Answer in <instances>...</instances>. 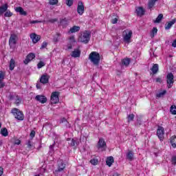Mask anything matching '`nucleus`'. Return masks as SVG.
<instances>
[{
    "label": "nucleus",
    "mask_w": 176,
    "mask_h": 176,
    "mask_svg": "<svg viewBox=\"0 0 176 176\" xmlns=\"http://www.w3.org/2000/svg\"><path fill=\"white\" fill-rule=\"evenodd\" d=\"M90 36L91 34L89 31H84L80 33L78 37V42H82V43H89L90 41Z\"/></svg>",
    "instance_id": "1"
},
{
    "label": "nucleus",
    "mask_w": 176,
    "mask_h": 176,
    "mask_svg": "<svg viewBox=\"0 0 176 176\" xmlns=\"http://www.w3.org/2000/svg\"><path fill=\"white\" fill-rule=\"evenodd\" d=\"M89 59L94 65H98V64H100V60H101V58L100 57V54H98V52H92L89 56Z\"/></svg>",
    "instance_id": "2"
},
{
    "label": "nucleus",
    "mask_w": 176,
    "mask_h": 176,
    "mask_svg": "<svg viewBox=\"0 0 176 176\" xmlns=\"http://www.w3.org/2000/svg\"><path fill=\"white\" fill-rule=\"evenodd\" d=\"M122 36L124 39V42L126 43H130L131 42V36H133V31L126 29L122 32Z\"/></svg>",
    "instance_id": "3"
},
{
    "label": "nucleus",
    "mask_w": 176,
    "mask_h": 176,
    "mask_svg": "<svg viewBox=\"0 0 176 176\" xmlns=\"http://www.w3.org/2000/svg\"><path fill=\"white\" fill-rule=\"evenodd\" d=\"M18 37L17 34H12L10 36L9 46L10 49L14 50L16 49V45H17Z\"/></svg>",
    "instance_id": "4"
},
{
    "label": "nucleus",
    "mask_w": 176,
    "mask_h": 176,
    "mask_svg": "<svg viewBox=\"0 0 176 176\" xmlns=\"http://www.w3.org/2000/svg\"><path fill=\"white\" fill-rule=\"evenodd\" d=\"M12 113L17 120H24V113L19 109L16 108L12 109Z\"/></svg>",
    "instance_id": "5"
},
{
    "label": "nucleus",
    "mask_w": 176,
    "mask_h": 176,
    "mask_svg": "<svg viewBox=\"0 0 176 176\" xmlns=\"http://www.w3.org/2000/svg\"><path fill=\"white\" fill-rule=\"evenodd\" d=\"M166 82L168 89L173 87V85H174V75L173 74V73H169L167 74Z\"/></svg>",
    "instance_id": "6"
},
{
    "label": "nucleus",
    "mask_w": 176,
    "mask_h": 176,
    "mask_svg": "<svg viewBox=\"0 0 176 176\" xmlns=\"http://www.w3.org/2000/svg\"><path fill=\"white\" fill-rule=\"evenodd\" d=\"M60 96V93L55 91L53 92L51 95V104H57L58 101H60V98H58Z\"/></svg>",
    "instance_id": "7"
},
{
    "label": "nucleus",
    "mask_w": 176,
    "mask_h": 176,
    "mask_svg": "<svg viewBox=\"0 0 176 176\" xmlns=\"http://www.w3.org/2000/svg\"><path fill=\"white\" fill-rule=\"evenodd\" d=\"M157 135L161 141H163L164 138V128L163 126H158L157 129Z\"/></svg>",
    "instance_id": "8"
},
{
    "label": "nucleus",
    "mask_w": 176,
    "mask_h": 176,
    "mask_svg": "<svg viewBox=\"0 0 176 176\" xmlns=\"http://www.w3.org/2000/svg\"><path fill=\"white\" fill-rule=\"evenodd\" d=\"M98 148L100 151H105L107 149V143L102 138H100L98 142Z\"/></svg>",
    "instance_id": "9"
},
{
    "label": "nucleus",
    "mask_w": 176,
    "mask_h": 176,
    "mask_svg": "<svg viewBox=\"0 0 176 176\" xmlns=\"http://www.w3.org/2000/svg\"><path fill=\"white\" fill-rule=\"evenodd\" d=\"M75 43H76V40H75V36H71L69 38V41L67 45L68 50H71V49H72V47L75 46Z\"/></svg>",
    "instance_id": "10"
},
{
    "label": "nucleus",
    "mask_w": 176,
    "mask_h": 176,
    "mask_svg": "<svg viewBox=\"0 0 176 176\" xmlns=\"http://www.w3.org/2000/svg\"><path fill=\"white\" fill-rule=\"evenodd\" d=\"M34 58H35V54L32 52L29 53L27 55L26 58L23 60V63L25 65H27V64H29V63H31V61H32Z\"/></svg>",
    "instance_id": "11"
},
{
    "label": "nucleus",
    "mask_w": 176,
    "mask_h": 176,
    "mask_svg": "<svg viewBox=\"0 0 176 176\" xmlns=\"http://www.w3.org/2000/svg\"><path fill=\"white\" fill-rule=\"evenodd\" d=\"M77 13L82 16L83 13H85V6H83V3L82 1H79L77 6Z\"/></svg>",
    "instance_id": "12"
},
{
    "label": "nucleus",
    "mask_w": 176,
    "mask_h": 176,
    "mask_svg": "<svg viewBox=\"0 0 176 176\" xmlns=\"http://www.w3.org/2000/svg\"><path fill=\"white\" fill-rule=\"evenodd\" d=\"M35 100L36 101H38V102H41V104H45L47 102V98H46V96H42V95H37L35 97Z\"/></svg>",
    "instance_id": "13"
},
{
    "label": "nucleus",
    "mask_w": 176,
    "mask_h": 176,
    "mask_svg": "<svg viewBox=\"0 0 176 176\" xmlns=\"http://www.w3.org/2000/svg\"><path fill=\"white\" fill-rule=\"evenodd\" d=\"M30 38L32 39L33 43H38L41 41V36L37 35L35 33H32L30 34Z\"/></svg>",
    "instance_id": "14"
},
{
    "label": "nucleus",
    "mask_w": 176,
    "mask_h": 176,
    "mask_svg": "<svg viewBox=\"0 0 176 176\" xmlns=\"http://www.w3.org/2000/svg\"><path fill=\"white\" fill-rule=\"evenodd\" d=\"M49 75L43 74L40 78L41 83H43V85L49 82Z\"/></svg>",
    "instance_id": "15"
},
{
    "label": "nucleus",
    "mask_w": 176,
    "mask_h": 176,
    "mask_svg": "<svg viewBox=\"0 0 176 176\" xmlns=\"http://www.w3.org/2000/svg\"><path fill=\"white\" fill-rule=\"evenodd\" d=\"M58 170L57 171H63L65 168V164L63 162V160H58Z\"/></svg>",
    "instance_id": "16"
},
{
    "label": "nucleus",
    "mask_w": 176,
    "mask_h": 176,
    "mask_svg": "<svg viewBox=\"0 0 176 176\" xmlns=\"http://www.w3.org/2000/svg\"><path fill=\"white\" fill-rule=\"evenodd\" d=\"M136 14L141 17L145 14V10L142 7H138L136 8Z\"/></svg>",
    "instance_id": "17"
},
{
    "label": "nucleus",
    "mask_w": 176,
    "mask_h": 176,
    "mask_svg": "<svg viewBox=\"0 0 176 176\" xmlns=\"http://www.w3.org/2000/svg\"><path fill=\"white\" fill-rule=\"evenodd\" d=\"M176 22V19H174L172 21L168 22L165 24V30H170L174 25V23Z\"/></svg>",
    "instance_id": "18"
},
{
    "label": "nucleus",
    "mask_w": 176,
    "mask_h": 176,
    "mask_svg": "<svg viewBox=\"0 0 176 176\" xmlns=\"http://www.w3.org/2000/svg\"><path fill=\"white\" fill-rule=\"evenodd\" d=\"M15 11L17 13H19V14H21L22 16H27V12L24 11L23 8L21 7H17L16 8H15Z\"/></svg>",
    "instance_id": "19"
},
{
    "label": "nucleus",
    "mask_w": 176,
    "mask_h": 176,
    "mask_svg": "<svg viewBox=\"0 0 176 176\" xmlns=\"http://www.w3.org/2000/svg\"><path fill=\"white\" fill-rule=\"evenodd\" d=\"M72 57L76 58L80 57V51L79 50H74L71 54Z\"/></svg>",
    "instance_id": "20"
},
{
    "label": "nucleus",
    "mask_w": 176,
    "mask_h": 176,
    "mask_svg": "<svg viewBox=\"0 0 176 176\" xmlns=\"http://www.w3.org/2000/svg\"><path fill=\"white\" fill-rule=\"evenodd\" d=\"M126 159L129 160V162L133 161L134 159V153H133L131 151H128L126 153Z\"/></svg>",
    "instance_id": "21"
},
{
    "label": "nucleus",
    "mask_w": 176,
    "mask_h": 176,
    "mask_svg": "<svg viewBox=\"0 0 176 176\" xmlns=\"http://www.w3.org/2000/svg\"><path fill=\"white\" fill-rule=\"evenodd\" d=\"M71 146H78L79 145V140L78 139H72L71 142L69 143Z\"/></svg>",
    "instance_id": "22"
},
{
    "label": "nucleus",
    "mask_w": 176,
    "mask_h": 176,
    "mask_svg": "<svg viewBox=\"0 0 176 176\" xmlns=\"http://www.w3.org/2000/svg\"><path fill=\"white\" fill-rule=\"evenodd\" d=\"M80 30V27L75 25L70 28L69 32H71V34H74L75 32H78V31Z\"/></svg>",
    "instance_id": "23"
},
{
    "label": "nucleus",
    "mask_w": 176,
    "mask_h": 176,
    "mask_svg": "<svg viewBox=\"0 0 176 176\" xmlns=\"http://www.w3.org/2000/svg\"><path fill=\"white\" fill-rule=\"evenodd\" d=\"M113 157H109L106 160V164L109 166V167H111V166H112L113 164Z\"/></svg>",
    "instance_id": "24"
},
{
    "label": "nucleus",
    "mask_w": 176,
    "mask_h": 176,
    "mask_svg": "<svg viewBox=\"0 0 176 176\" xmlns=\"http://www.w3.org/2000/svg\"><path fill=\"white\" fill-rule=\"evenodd\" d=\"M14 67H16V61H14V59L12 58L10 60V70L13 71L14 69Z\"/></svg>",
    "instance_id": "25"
},
{
    "label": "nucleus",
    "mask_w": 176,
    "mask_h": 176,
    "mask_svg": "<svg viewBox=\"0 0 176 176\" xmlns=\"http://www.w3.org/2000/svg\"><path fill=\"white\" fill-rule=\"evenodd\" d=\"M0 133L3 137H8L9 135V132H8V129L6 128L1 129Z\"/></svg>",
    "instance_id": "26"
},
{
    "label": "nucleus",
    "mask_w": 176,
    "mask_h": 176,
    "mask_svg": "<svg viewBox=\"0 0 176 176\" xmlns=\"http://www.w3.org/2000/svg\"><path fill=\"white\" fill-rule=\"evenodd\" d=\"M6 10H8V4H4L0 7V14H3Z\"/></svg>",
    "instance_id": "27"
},
{
    "label": "nucleus",
    "mask_w": 176,
    "mask_h": 176,
    "mask_svg": "<svg viewBox=\"0 0 176 176\" xmlns=\"http://www.w3.org/2000/svg\"><path fill=\"white\" fill-rule=\"evenodd\" d=\"M170 144L173 148H176V136H172L170 138Z\"/></svg>",
    "instance_id": "28"
},
{
    "label": "nucleus",
    "mask_w": 176,
    "mask_h": 176,
    "mask_svg": "<svg viewBox=\"0 0 176 176\" xmlns=\"http://www.w3.org/2000/svg\"><path fill=\"white\" fill-rule=\"evenodd\" d=\"M151 71L153 74H157V71H159V65L154 64L153 67L151 68Z\"/></svg>",
    "instance_id": "29"
},
{
    "label": "nucleus",
    "mask_w": 176,
    "mask_h": 176,
    "mask_svg": "<svg viewBox=\"0 0 176 176\" xmlns=\"http://www.w3.org/2000/svg\"><path fill=\"white\" fill-rule=\"evenodd\" d=\"M157 2V0H150L148 1V9H152L155 6V3Z\"/></svg>",
    "instance_id": "30"
},
{
    "label": "nucleus",
    "mask_w": 176,
    "mask_h": 176,
    "mask_svg": "<svg viewBox=\"0 0 176 176\" xmlns=\"http://www.w3.org/2000/svg\"><path fill=\"white\" fill-rule=\"evenodd\" d=\"M122 65H125V67H128L130 65V58H125L122 60Z\"/></svg>",
    "instance_id": "31"
},
{
    "label": "nucleus",
    "mask_w": 176,
    "mask_h": 176,
    "mask_svg": "<svg viewBox=\"0 0 176 176\" xmlns=\"http://www.w3.org/2000/svg\"><path fill=\"white\" fill-rule=\"evenodd\" d=\"M163 19V14H160L158 15V16L156 18V19L154 21V23H159L162 21V19Z\"/></svg>",
    "instance_id": "32"
},
{
    "label": "nucleus",
    "mask_w": 176,
    "mask_h": 176,
    "mask_svg": "<svg viewBox=\"0 0 176 176\" xmlns=\"http://www.w3.org/2000/svg\"><path fill=\"white\" fill-rule=\"evenodd\" d=\"M170 112L172 113V115H176V106L175 104H173L170 107Z\"/></svg>",
    "instance_id": "33"
},
{
    "label": "nucleus",
    "mask_w": 176,
    "mask_h": 176,
    "mask_svg": "<svg viewBox=\"0 0 176 176\" xmlns=\"http://www.w3.org/2000/svg\"><path fill=\"white\" fill-rule=\"evenodd\" d=\"M157 34V28H153L151 32V36L153 38Z\"/></svg>",
    "instance_id": "34"
},
{
    "label": "nucleus",
    "mask_w": 176,
    "mask_h": 176,
    "mask_svg": "<svg viewBox=\"0 0 176 176\" xmlns=\"http://www.w3.org/2000/svg\"><path fill=\"white\" fill-rule=\"evenodd\" d=\"M60 25H68V19H63L60 22Z\"/></svg>",
    "instance_id": "35"
},
{
    "label": "nucleus",
    "mask_w": 176,
    "mask_h": 176,
    "mask_svg": "<svg viewBox=\"0 0 176 176\" xmlns=\"http://www.w3.org/2000/svg\"><path fill=\"white\" fill-rule=\"evenodd\" d=\"M45 65H46V64L45 63V62L43 61H40L38 65H37V68L38 69H41V68H42L43 67H45Z\"/></svg>",
    "instance_id": "36"
},
{
    "label": "nucleus",
    "mask_w": 176,
    "mask_h": 176,
    "mask_svg": "<svg viewBox=\"0 0 176 176\" xmlns=\"http://www.w3.org/2000/svg\"><path fill=\"white\" fill-rule=\"evenodd\" d=\"M166 93H167V91L166 90H164L162 92H160L159 94H157L156 97H157L158 98H160V97H163V96H164Z\"/></svg>",
    "instance_id": "37"
},
{
    "label": "nucleus",
    "mask_w": 176,
    "mask_h": 176,
    "mask_svg": "<svg viewBox=\"0 0 176 176\" xmlns=\"http://www.w3.org/2000/svg\"><path fill=\"white\" fill-rule=\"evenodd\" d=\"M26 144L28 145V148L29 149H32L33 144L32 142H31V140H28Z\"/></svg>",
    "instance_id": "38"
},
{
    "label": "nucleus",
    "mask_w": 176,
    "mask_h": 176,
    "mask_svg": "<svg viewBox=\"0 0 176 176\" xmlns=\"http://www.w3.org/2000/svg\"><path fill=\"white\" fill-rule=\"evenodd\" d=\"M90 163L94 166H97L98 164V160L97 159H92L90 160Z\"/></svg>",
    "instance_id": "39"
},
{
    "label": "nucleus",
    "mask_w": 176,
    "mask_h": 176,
    "mask_svg": "<svg viewBox=\"0 0 176 176\" xmlns=\"http://www.w3.org/2000/svg\"><path fill=\"white\" fill-rule=\"evenodd\" d=\"M128 122H132L134 120V114H129L127 116Z\"/></svg>",
    "instance_id": "40"
},
{
    "label": "nucleus",
    "mask_w": 176,
    "mask_h": 176,
    "mask_svg": "<svg viewBox=\"0 0 176 176\" xmlns=\"http://www.w3.org/2000/svg\"><path fill=\"white\" fill-rule=\"evenodd\" d=\"M4 16L5 17H12V16H13V13H12L10 11H6Z\"/></svg>",
    "instance_id": "41"
},
{
    "label": "nucleus",
    "mask_w": 176,
    "mask_h": 176,
    "mask_svg": "<svg viewBox=\"0 0 176 176\" xmlns=\"http://www.w3.org/2000/svg\"><path fill=\"white\" fill-rule=\"evenodd\" d=\"M66 5L67 6H72L74 5V0H66Z\"/></svg>",
    "instance_id": "42"
},
{
    "label": "nucleus",
    "mask_w": 176,
    "mask_h": 176,
    "mask_svg": "<svg viewBox=\"0 0 176 176\" xmlns=\"http://www.w3.org/2000/svg\"><path fill=\"white\" fill-rule=\"evenodd\" d=\"M50 5H57L58 3V0H50Z\"/></svg>",
    "instance_id": "43"
},
{
    "label": "nucleus",
    "mask_w": 176,
    "mask_h": 176,
    "mask_svg": "<svg viewBox=\"0 0 176 176\" xmlns=\"http://www.w3.org/2000/svg\"><path fill=\"white\" fill-rule=\"evenodd\" d=\"M5 79V72L0 71V80H3Z\"/></svg>",
    "instance_id": "44"
},
{
    "label": "nucleus",
    "mask_w": 176,
    "mask_h": 176,
    "mask_svg": "<svg viewBox=\"0 0 176 176\" xmlns=\"http://www.w3.org/2000/svg\"><path fill=\"white\" fill-rule=\"evenodd\" d=\"M54 152V144L50 146V153H53Z\"/></svg>",
    "instance_id": "45"
},
{
    "label": "nucleus",
    "mask_w": 176,
    "mask_h": 176,
    "mask_svg": "<svg viewBox=\"0 0 176 176\" xmlns=\"http://www.w3.org/2000/svg\"><path fill=\"white\" fill-rule=\"evenodd\" d=\"M21 102V99H20V98H16L15 100V104L16 105H19Z\"/></svg>",
    "instance_id": "46"
},
{
    "label": "nucleus",
    "mask_w": 176,
    "mask_h": 176,
    "mask_svg": "<svg viewBox=\"0 0 176 176\" xmlns=\"http://www.w3.org/2000/svg\"><path fill=\"white\" fill-rule=\"evenodd\" d=\"M34 137H35V131H32L30 132V138H31V140H32L34 138Z\"/></svg>",
    "instance_id": "47"
},
{
    "label": "nucleus",
    "mask_w": 176,
    "mask_h": 176,
    "mask_svg": "<svg viewBox=\"0 0 176 176\" xmlns=\"http://www.w3.org/2000/svg\"><path fill=\"white\" fill-rule=\"evenodd\" d=\"M5 87V82H3V80H0V89Z\"/></svg>",
    "instance_id": "48"
},
{
    "label": "nucleus",
    "mask_w": 176,
    "mask_h": 176,
    "mask_svg": "<svg viewBox=\"0 0 176 176\" xmlns=\"http://www.w3.org/2000/svg\"><path fill=\"white\" fill-rule=\"evenodd\" d=\"M155 82H156V83H162V80L161 78H155Z\"/></svg>",
    "instance_id": "49"
},
{
    "label": "nucleus",
    "mask_w": 176,
    "mask_h": 176,
    "mask_svg": "<svg viewBox=\"0 0 176 176\" xmlns=\"http://www.w3.org/2000/svg\"><path fill=\"white\" fill-rule=\"evenodd\" d=\"M172 164H176V156L172 157Z\"/></svg>",
    "instance_id": "50"
},
{
    "label": "nucleus",
    "mask_w": 176,
    "mask_h": 176,
    "mask_svg": "<svg viewBox=\"0 0 176 176\" xmlns=\"http://www.w3.org/2000/svg\"><path fill=\"white\" fill-rule=\"evenodd\" d=\"M112 24H116L118 23V18H114L111 20Z\"/></svg>",
    "instance_id": "51"
},
{
    "label": "nucleus",
    "mask_w": 176,
    "mask_h": 176,
    "mask_svg": "<svg viewBox=\"0 0 176 176\" xmlns=\"http://www.w3.org/2000/svg\"><path fill=\"white\" fill-rule=\"evenodd\" d=\"M38 23H41V21L36 20V21H30V24H36Z\"/></svg>",
    "instance_id": "52"
},
{
    "label": "nucleus",
    "mask_w": 176,
    "mask_h": 176,
    "mask_svg": "<svg viewBox=\"0 0 176 176\" xmlns=\"http://www.w3.org/2000/svg\"><path fill=\"white\" fill-rule=\"evenodd\" d=\"M46 46H47V43L43 42L41 45V49H45V47H46Z\"/></svg>",
    "instance_id": "53"
},
{
    "label": "nucleus",
    "mask_w": 176,
    "mask_h": 176,
    "mask_svg": "<svg viewBox=\"0 0 176 176\" xmlns=\"http://www.w3.org/2000/svg\"><path fill=\"white\" fill-rule=\"evenodd\" d=\"M21 144V141L20 140H15L14 144L15 145H20Z\"/></svg>",
    "instance_id": "54"
},
{
    "label": "nucleus",
    "mask_w": 176,
    "mask_h": 176,
    "mask_svg": "<svg viewBox=\"0 0 176 176\" xmlns=\"http://www.w3.org/2000/svg\"><path fill=\"white\" fill-rule=\"evenodd\" d=\"M67 122V119L65 118H63L60 119V123H65Z\"/></svg>",
    "instance_id": "55"
},
{
    "label": "nucleus",
    "mask_w": 176,
    "mask_h": 176,
    "mask_svg": "<svg viewBox=\"0 0 176 176\" xmlns=\"http://www.w3.org/2000/svg\"><path fill=\"white\" fill-rule=\"evenodd\" d=\"M3 175V168L2 167H0V176H2Z\"/></svg>",
    "instance_id": "56"
},
{
    "label": "nucleus",
    "mask_w": 176,
    "mask_h": 176,
    "mask_svg": "<svg viewBox=\"0 0 176 176\" xmlns=\"http://www.w3.org/2000/svg\"><path fill=\"white\" fill-rule=\"evenodd\" d=\"M172 46L173 47H176V40L173 41V42L172 43Z\"/></svg>",
    "instance_id": "57"
},
{
    "label": "nucleus",
    "mask_w": 176,
    "mask_h": 176,
    "mask_svg": "<svg viewBox=\"0 0 176 176\" xmlns=\"http://www.w3.org/2000/svg\"><path fill=\"white\" fill-rule=\"evenodd\" d=\"M57 21V19H50V23H56Z\"/></svg>",
    "instance_id": "58"
},
{
    "label": "nucleus",
    "mask_w": 176,
    "mask_h": 176,
    "mask_svg": "<svg viewBox=\"0 0 176 176\" xmlns=\"http://www.w3.org/2000/svg\"><path fill=\"white\" fill-rule=\"evenodd\" d=\"M112 176H119V173H114Z\"/></svg>",
    "instance_id": "59"
},
{
    "label": "nucleus",
    "mask_w": 176,
    "mask_h": 176,
    "mask_svg": "<svg viewBox=\"0 0 176 176\" xmlns=\"http://www.w3.org/2000/svg\"><path fill=\"white\" fill-rule=\"evenodd\" d=\"M36 88L37 89H41V84H37L36 85Z\"/></svg>",
    "instance_id": "60"
},
{
    "label": "nucleus",
    "mask_w": 176,
    "mask_h": 176,
    "mask_svg": "<svg viewBox=\"0 0 176 176\" xmlns=\"http://www.w3.org/2000/svg\"><path fill=\"white\" fill-rule=\"evenodd\" d=\"M54 40L55 42H57L58 41V39H57V38H54Z\"/></svg>",
    "instance_id": "61"
},
{
    "label": "nucleus",
    "mask_w": 176,
    "mask_h": 176,
    "mask_svg": "<svg viewBox=\"0 0 176 176\" xmlns=\"http://www.w3.org/2000/svg\"><path fill=\"white\" fill-rule=\"evenodd\" d=\"M41 170H43V173H45V168H41Z\"/></svg>",
    "instance_id": "62"
},
{
    "label": "nucleus",
    "mask_w": 176,
    "mask_h": 176,
    "mask_svg": "<svg viewBox=\"0 0 176 176\" xmlns=\"http://www.w3.org/2000/svg\"><path fill=\"white\" fill-rule=\"evenodd\" d=\"M57 36H60V33L56 34Z\"/></svg>",
    "instance_id": "63"
},
{
    "label": "nucleus",
    "mask_w": 176,
    "mask_h": 176,
    "mask_svg": "<svg viewBox=\"0 0 176 176\" xmlns=\"http://www.w3.org/2000/svg\"><path fill=\"white\" fill-rule=\"evenodd\" d=\"M0 145H2V141L1 140L0 141Z\"/></svg>",
    "instance_id": "64"
}]
</instances>
